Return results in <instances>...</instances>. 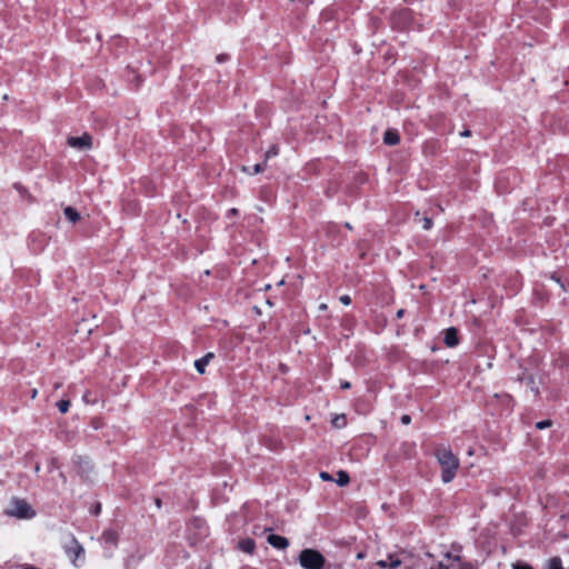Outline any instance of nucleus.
<instances>
[{
  "label": "nucleus",
  "mask_w": 569,
  "mask_h": 569,
  "mask_svg": "<svg viewBox=\"0 0 569 569\" xmlns=\"http://www.w3.org/2000/svg\"><path fill=\"white\" fill-rule=\"evenodd\" d=\"M436 457L442 467V481L445 483L450 482L455 478L456 471L459 467L458 458L452 453L450 449L446 447L438 448L436 450Z\"/></svg>",
  "instance_id": "nucleus-1"
},
{
  "label": "nucleus",
  "mask_w": 569,
  "mask_h": 569,
  "mask_svg": "<svg viewBox=\"0 0 569 569\" xmlns=\"http://www.w3.org/2000/svg\"><path fill=\"white\" fill-rule=\"evenodd\" d=\"M325 562V557L315 549H303L300 552L299 563L303 569H321Z\"/></svg>",
  "instance_id": "nucleus-2"
},
{
  "label": "nucleus",
  "mask_w": 569,
  "mask_h": 569,
  "mask_svg": "<svg viewBox=\"0 0 569 569\" xmlns=\"http://www.w3.org/2000/svg\"><path fill=\"white\" fill-rule=\"evenodd\" d=\"M7 512L19 519H31L36 516V511L31 506L26 500L19 498L12 499Z\"/></svg>",
  "instance_id": "nucleus-3"
},
{
  "label": "nucleus",
  "mask_w": 569,
  "mask_h": 569,
  "mask_svg": "<svg viewBox=\"0 0 569 569\" xmlns=\"http://www.w3.org/2000/svg\"><path fill=\"white\" fill-rule=\"evenodd\" d=\"M68 144L74 149L88 150L92 147V138L88 133H84L81 137H70L68 138Z\"/></svg>",
  "instance_id": "nucleus-4"
},
{
  "label": "nucleus",
  "mask_w": 569,
  "mask_h": 569,
  "mask_svg": "<svg viewBox=\"0 0 569 569\" xmlns=\"http://www.w3.org/2000/svg\"><path fill=\"white\" fill-rule=\"evenodd\" d=\"M267 541L276 549H287L289 547V540L282 536L269 535Z\"/></svg>",
  "instance_id": "nucleus-5"
},
{
  "label": "nucleus",
  "mask_w": 569,
  "mask_h": 569,
  "mask_svg": "<svg viewBox=\"0 0 569 569\" xmlns=\"http://www.w3.org/2000/svg\"><path fill=\"white\" fill-rule=\"evenodd\" d=\"M458 331L456 328L451 327L446 330L445 333V343L448 347H456L458 345Z\"/></svg>",
  "instance_id": "nucleus-6"
},
{
  "label": "nucleus",
  "mask_w": 569,
  "mask_h": 569,
  "mask_svg": "<svg viewBox=\"0 0 569 569\" xmlns=\"http://www.w3.org/2000/svg\"><path fill=\"white\" fill-rule=\"evenodd\" d=\"M380 569L386 568H398L401 565V560L392 555L387 560H379L376 563Z\"/></svg>",
  "instance_id": "nucleus-7"
},
{
  "label": "nucleus",
  "mask_w": 569,
  "mask_h": 569,
  "mask_svg": "<svg viewBox=\"0 0 569 569\" xmlns=\"http://www.w3.org/2000/svg\"><path fill=\"white\" fill-rule=\"evenodd\" d=\"M399 133L397 130L389 129L385 132L383 142L388 146H395L399 142Z\"/></svg>",
  "instance_id": "nucleus-8"
},
{
  "label": "nucleus",
  "mask_w": 569,
  "mask_h": 569,
  "mask_svg": "<svg viewBox=\"0 0 569 569\" xmlns=\"http://www.w3.org/2000/svg\"><path fill=\"white\" fill-rule=\"evenodd\" d=\"M213 358V353L209 352L204 357L194 361V367L199 373H204L206 367L209 363L210 359Z\"/></svg>",
  "instance_id": "nucleus-9"
},
{
  "label": "nucleus",
  "mask_w": 569,
  "mask_h": 569,
  "mask_svg": "<svg viewBox=\"0 0 569 569\" xmlns=\"http://www.w3.org/2000/svg\"><path fill=\"white\" fill-rule=\"evenodd\" d=\"M239 548L246 553H252L256 548V543L252 539H242L239 542Z\"/></svg>",
  "instance_id": "nucleus-10"
},
{
  "label": "nucleus",
  "mask_w": 569,
  "mask_h": 569,
  "mask_svg": "<svg viewBox=\"0 0 569 569\" xmlns=\"http://www.w3.org/2000/svg\"><path fill=\"white\" fill-rule=\"evenodd\" d=\"M63 212L66 218L71 222H77L80 219V214L72 207H66Z\"/></svg>",
  "instance_id": "nucleus-11"
},
{
  "label": "nucleus",
  "mask_w": 569,
  "mask_h": 569,
  "mask_svg": "<svg viewBox=\"0 0 569 569\" xmlns=\"http://www.w3.org/2000/svg\"><path fill=\"white\" fill-rule=\"evenodd\" d=\"M102 539L106 543L116 545L117 540H118V536H117L116 531H113V530H106L102 533Z\"/></svg>",
  "instance_id": "nucleus-12"
},
{
  "label": "nucleus",
  "mask_w": 569,
  "mask_h": 569,
  "mask_svg": "<svg viewBox=\"0 0 569 569\" xmlns=\"http://www.w3.org/2000/svg\"><path fill=\"white\" fill-rule=\"evenodd\" d=\"M337 476H338V478H337L336 482L338 483V486L345 487L350 482V477L346 471L340 470V471H338Z\"/></svg>",
  "instance_id": "nucleus-13"
},
{
  "label": "nucleus",
  "mask_w": 569,
  "mask_h": 569,
  "mask_svg": "<svg viewBox=\"0 0 569 569\" xmlns=\"http://www.w3.org/2000/svg\"><path fill=\"white\" fill-rule=\"evenodd\" d=\"M546 569H563L561 559L559 557L550 558L546 563Z\"/></svg>",
  "instance_id": "nucleus-14"
},
{
  "label": "nucleus",
  "mask_w": 569,
  "mask_h": 569,
  "mask_svg": "<svg viewBox=\"0 0 569 569\" xmlns=\"http://www.w3.org/2000/svg\"><path fill=\"white\" fill-rule=\"evenodd\" d=\"M264 163H257L251 169L249 167H243L242 170L249 174H257L263 171Z\"/></svg>",
  "instance_id": "nucleus-15"
},
{
  "label": "nucleus",
  "mask_w": 569,
  "mask_h": 569,
  "mask_svg": "<svg viewBox=\"0 0 569 569\" xmlns=\"http://www.w3.org/2000/svg\"><path fill=\"white\" fill-rule=\"evenodd\" d=\"M74 462H76L77 465H79V467H80V469H81L82 471H86V469H89V468H90V462H89L87 459L82 458V457H77V458L74 459Z\"/></svg>",
  "instance_id": "nucleus-16"
},
{
  "label": "nucleus",
  "mask_w": 569,
  "mask_h": 569,
  "mask_svg": "<svg viewBox=\"0 0 569 569\" xmlns=\"http://www.w3.org/2000/svg\"><path fill=\"white\" fill-rule=\"evenodd\" d=\"M57 407L59 409V411L61 413H66L68 412L69 410V407H70V401L69 400H60L58 403H57Z\"/></svg>",
  "instance_id": "nucleus-17"
},
{
  "label": "nucleus",
  "mask_w": 569,
  "mask_h": 569,
  "mask_svg": "<svg viewBox=\"0 0 569 569\" xmlns=\"http://www.w3.org/2000/svg\"><path fill=\"white\" fill-rule=\"evenodd\" d=\"M279 149L277 146H271L269 150L266 152V161L269 160L272 157L278 156Z\"/></svg>",
  "instance_id": "nucleus-18"
},
{
  "label": "nucleus",
  "mask_w": 569,
  "mask_h": 569,
  "mask_svg": "<svg viewBox=\"0 0 569 569\" xmlns=\"http://www.w3.org/2000/svg\"><path fill=\"white\" fill-rule=\"evenodd\" d=\"M512 569H533L530 565L522 561H517L512 563Z\"/></svg>",
  "instance_id": "nucleus-19"
},
{
  "label": "nucleus",
  "mask_w": 569,
  "mask_h": 569,
  "mask_svg": "<svg viewBox=\"0 0 569 569\" xmlns=\"http://www.w3.org/2000/svg\"><path fill=\"white\" fill-rule=\"evenodd\" d=\"M551 425H552V422L550 420H542V421L537 422L536 427H537V429L541 430V429L549 428Z\"/></svg>",
  "instance_id": "nucleus-20"
},
{
  "label": "nucleus",
  "mask_w": 569,
  "mask_h": 569,
  "mask_svg": "<svg viewBox=\"0 0 569 569\" xmlns=\"http://www.w3.org/2000/svg\"><path fill=\"white\" fill-rule=\"evenodd\" d=\"M333 425L336 427H343L346 425V418L345 416H341V417H337L335 420H333Z\"/></svg>",
  "instance_id": "nucleus-21"
},
{
  "label": "nucleus",
  "mask_w": 569,
  "mask_h": 569,
  "mask_svg": "<svg viewBox=\"0 0 569 569\" xmlns=\"http://www.w3.org/2000/svg\"><path fill=\"white\" fill-rule=\"evenodd\" d=\"M422 221H423L422 228H423L425 230H429V229H431V227H432V220H431L430 218L425 217V218L422 219Z\"/></svg>",
  "instance_id": "nucleus-22"
},
{
  "label": "nucleus",
  "mask_w": 569,
  "mask_h": 569,
  "mask_svg": "<svg viewBox=\"0 0 569 569\" xmlns=\"http://www.w3.org/2000/svg\"><path fill=\"white\" fill-rule=\"evenodd\" d=\"M72 549L76 550V557H79L81 553H83V548L80 545H78L77 541L73 542Z\"/></svg>",
  "instance_id": "nucleus-23"
},
{
  "label": "nucleus",
  "mask_w": 569,
  "mask_h": 569,
  "mask_svg": "<svg viewBox=\"0 0 569 569\" xmlns=\"http://www.w3.org/2000/svg\"><path fill=\"white\" fill-rule=\"evenodd\" d=\"M340 302L343 303L345 306H348L351 303V298L347 295H343L340 297Z\"/></svg>",
  "instance_id": "nucleus-24"
},
{
  "label": "nucleus",
  "mask_w": 569,
  "mask_h": 569,
  "mask_svg": "<svg viewBox=\"0 0 569 569\" xmlns=\"http://www.w3.org/2000/svg\"><path fill=\"white\" fill-rule=\"evenodd\" d=\"M228 59H229V56L228 54H223V53L218 54L217 58H216L217 62H219V63H222V62L227 61Z\"/></svg>",
  "instance_id": "nucleus-25"
},
{
  "label": "nucleus",
  "mask_w": 569,
  "mask_h": 569,
  "mask_svg": "<svg viewBox=\"0 0 569 569\" xmlns=\"http://www.w3.org/2000/svg\"><path fill=\"white\" fill-rule=\"evenodd\" d=\"M527 380H528V383L530 385V389H531V391H532L535 395H537V393H538V389L533 386V379H532V377H528V378H527Z\"/></svg>",
  "instance_id": "nucleus-26"
},
{
  "label": "nucleus",
  "mask_w": 569,
  "mask_h": 569,
  "mask_svg": "<svg viewBox=\"0 0 569 569\" xmlns=\"http://www.w3.org/2000/svg\"><path fill=\"white\" fill-rule=\"evenodd\" d=\"M410 421H411V417H410V416H408V415H403V416L401 417V422H402L403 425H409V423H410Z\"/></svg>",
  "instance_id": "nucleus-27"
},
{
  "label": "nucleus",
  "mask_w": 569,
  "mask_h": 569,
  "mask_svg": "<svg viewBox=\"0 0 569 569\" xmlns=\"http://www.w3.org/2000/svg\"><path fill=\"white\" fill-rule=\"evenodd\" d=\"M320 478L325 481L332 480V477L328 472H321Z\"/></svg>",
  "instance_id": "nucleus-28"
},
{
  "label": "nucleus",
  "mask_w": 569,
  "mask_h": 569,
  "mask_svg": "<svg viewBox=\"0 0 569 569\" xmlns=\"http://www.w3.org/2000/svg\"><path fill=\"white\" fill-rule=\"evenodd\" d=\"M351 387L349 381L341 382V389H349Z\"/></svg>",
  "instance_id": "nucleus-29"
},
{
  "label": "nucleus",
  "mask_w": 569,
  "mask_h": 569,
  "mask_svg": "<svg viewBox=\"0 0 569 569\" xmlns=\"http://www.w3.org/2000/svg\"><path fill=\"white\" fill-rule=\"evenodd\" d=\"M461 136L462 137H469L470 136V131L469 130H465L461 132Z\"/></svg>",
  "instance_id": "nucleus-30"
},
{
  "label": "nucleus",
  "mask_w": 569,
  "mask_h": 569,
  "mask_svg": "<svg viewBox=\"0 0 569 569\" xmlns=\"http://www.w3.org/2000/svg\"><path fill=\"white\" fill-rule=\"evenodd\" d=\"M402 316H403V310H402V309H400V310L397 312V317H398V318H401Z\"/></svg>",
  "instance_id": "nucleus-31"
},
{
  "label": "nucleus",
  "mask_w": 569,
  "mask_h": 569,
  "mask_svg": "<svg viewBox=\"0 0 569 569\" xmlns=\"http://www.w3.org/2000/svg\"><path fill=\"white\" fill-rule=\"evenodd\" d=\"M156 505H157L158 507H160V506H161V500H160V499H156Z\"/></svg>",
  "instance_id": "nucleus-32"
},
{
  "label": "nucleus",
  "mask_w": 569,
  "mask_h": 569,
  "mask_svg": "<svg viewBox=\"0 0 569 569\" xmlns=\"http://www.w3.org/2000/svg\"><path fill=\"white\" fill-rule=\"evenodd\" d=\"M99 511H100V505H98L97 508H94L96 513H99Z\"/></svg>",
  "instance_id": "nucleus-33"
},
{
  "label": "nucleus",
  "mask_w": 569,
  "mask_h": 569,
  "mask_svg": "<svg viewBox=\"0 0 569 569\" xmlns=\"http://www.w3.org/2000/svg\"><path fill=\"white\" fill-rule=\"evenodd\" d=\"M320 309H321V310H326V309H327V305L322 303V305L320 306Z\"/></svg>",
  "instance_id": "nucleus-34"
},
{
  "label": "nucleus",
  "mask_w": 569,
  "mask_h": 569,
  "mask_svg": "<svg viewBox=\"0 0 569 569\" xmlns=\"http://www.w3.org/2000/svg\"><path fill=\"white\" fill-rule=\"evenodd\" d=\"M230 212H231V214H234V213H237V209H231Z\"/></svg>",
  "instance_id": "nucleus-35"
},
{
  "label": "nucleus",
  "mask_w": 569,
  "mask_h": 569,
  "mask_svg": "<svg viewBox=\"0 0 569 569\" xmlns=\"http://www.w3.org/2000/svg\"><path fill=\"white\" fill-rule=\"evenodd\" d=\"M36 396H37V390L34 389V390L32 391V398H34Z\"/></svg>",
  "instance_id": "nucleus-36"
},
{
  "label": "nucleus",
  "mask_w": 569,
  "mask_h": 569,
  "mask_svg": "<svg viewBox=\"0 0 569 569\" xmlns=\"http://www.w3.org/2000/svg\"><path fill=\"white\" fill-rule=\"evenodd\" d=\"M357 558L361 559V558H363V555L360 552V553H358Z\"/></svg>",
  "instance_id": "nucleus-37"
},
{
  "label": "nucleus",
  "mask_w": 569,
  "mask_h": 569,
  "mask_svg": "<svg viewBox=\"0 0 569 569\" xmlns=\"http://www.w3.org/2000/svg\"><path fill=\"white\" fill-rule=\"evenodd\" d=\"M40 470L39 465L36 466V471L38 472Z\"/></svg>",
  "instance_id": "nucleus-38"
},
{
  "label": "nucleus",
  "mask_w": 569,
  "mask_h": 569,
  "mask_svg": "<svg viewBox=\"0 0 569 569\" xmlns=\"http://www.w3.org/2000/svg\"><path fill=\"white\" fill-rule=\"evenodd\" d=\"M462 569H472V567L468 566V567H463Z\"/></svg>",
  "instance_id": "nucleus-39"
}]
</instances>
